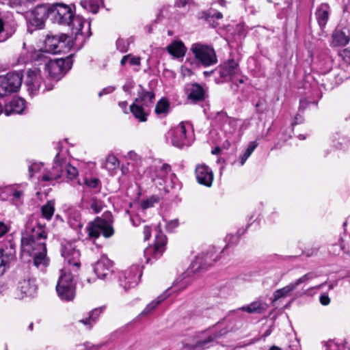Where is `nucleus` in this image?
Listing matches in <instances>:
<instances>
[{
	"label": "nucleus",
	"mask_w": 350,
	"mask_h": 350,
	"mask_svg": "<svg viewBox=\"0 0 350 350\" xmlns=\"http://www.w3.org/2000/svg\"><path fill=\"white\" fill-rule=\"evenodd\" d=\"M46 233L44 226L37 225L27 228L21 238V252L32 256L33 265L37 268L42 269L48 265L45 241Z\"/></svg>",
	"instance_id": "nucleus-1"
},
{
	"label": "nucleus",
	"mask_w": 350,
	"mask_h": 350,
	"mask_svg": "<svg viewBox=\"0 0 350 350\" xmlns=\"http://www.w3.org/2000/svg\"><path fill=\"white\" fill-rule=\"evenodd\" d=\"M51 18L55 23L70 27L73 34L89 37L90 23L79 16H75L70 5L57 3L51 5Z\"/></svg>",
	"instance_id": "nucleus-2"
},
{
	"label": "nucleus",
	"mask_w": 350,
	"mask_h": 350,
	"mask_svg": "<svg viewBox=\"0 0 350 350\" xmlns=\"http://www.w3.org/2000/svg\"><path fill=\"white\" fill-rule=\"evenodd\" d=\"M190 50L195 59L205 67L217 63V57L215 49L210 45L197 42L191 44Z\"/></svg>",
	"instance_id": "nucleus-3"
},
{
	"label": "nucleus",
	"mask_w": 350,
	"mask_h": 350,
	"mask_svg": "<svg viewBox=\"0 0 350 350\" xmlns=\"http://www.w3.org/2000/svg\"><path fill=\"white\" fill-rule=\"evenodd\" d=\"M75 284L73 281V276L70 271L61 270L56 291L61 299L64 301H72L75 297Z\"/></svg>",
	"instance_id": "nucleus-4"
},
{
	"label": "nucleus",
	"mask_w": 350,
	"mask_h": 350,
	"mask_svg": "<svg viewBox=\"0 0 350 350\" xmlns=\"http://www.w3.org/2000/svg\"><path fill=\"white\" fill-rule=\"evenodd\" d=\"M221 253L222 251L216 250L213 247L206 253L199 254L191 264L190 269L191 271L197 272L211 266L220 259Z\"/></svg>",
	"instance_id": "nucleus-5"
},
{
	"label": "nucleus",
	"mask_w": 350,
	"mask_h": 350,
	"mask_svg": "<svg viewBox=\"0 0 350 350\" xmlns=\"http://www.w3.org/2000/svg\"><path fill=\"white\" fill-rule=\"evenodd\" d=\"M22 83V76L18 72L8 73L0 76V97L16 92Z\"/></svg>",
	"instance_id": "nucleus-6"
},
{
	"label": "nucleus",
	"mask_w": 350,
	"mask_h": 350,
	"mask_svg": "<svg viewBox=\"0 0 350 350\" xmlns=\"http://www.w3.org/2000/svg\"><path fill=\"white\" fill-rule=\"evenodd\" d=\"M86 230L90 238H98L100 234L105 237H109L113 234V229L111 224L98 217L89 223Z\"/></svg>",
	"instance_id": "nucleus-7"
},
{
	"label": "nucleus",
	"mask_w": 350,
	"mask_h": 350,
	"mask_svg": "<svg viewBox=\"0 0 350 350\" xmlns=\"http://www.w3.org/2000/svg\"><path fill=\"white\" fill-rule=\"evenodd\" d=\"M191 129L188 122H180L172 131V144L174 146L182 148L189 146L191 141L187 135V131Z\"/></svg>",
	"instance_id": "nucleus-8"
},
{
	"label": "nucleus",
	"mask_w": 350,
	"mask_h": 350,
	"mask_svg": "<svg viewBox=\"0 0 350 350\" xmlns=\"http://www.w3.org/2000/svg\"><path fill=\"white\" fill-rule=\"evenodd\" d=\"M62 256L68 265L73 267V270H78L80 267V252L75 242H66L62 245Z\"/></svg>",
	"instance_id": "nucleus-9"
},
{
	"label": "nucleus",
	"mask_w": 350,
	"mask_h": 350,
	"mask_svg": "<svg viewBox=\"0 0 350 350\" xmlns=\"http://www.w3.org/2000/svg\"><path fill=\"white\" fill-rule=\"evenodd\" d=\"M71 65L70 59H57L50 60L45 64V70L49 75L57 81L59 80L62 75L66 73L70 68Z\"/></svg>",
	"instance_id": "nucleus-10"
},
{
	"label": "nucleus",
	"mask_w": 350,
	"mask_h": 350,
	"mask_svg": "<svg viewBox=\"0 0 350 350\" xmlns=\"http://www.w3.org/2000/svg\"><path fill=\"white\" fill-rule=\"evenodd\" d=\"M167 238L165 234L159 233L156 236L154 246H150L144 250L146 262L159 258L163 254Z\"/></svg>",
	"instance_id": "nucleus-11"
},
{
	"label": "nucleus",
	"mask_w": 350,
	"mask_h": 350,
	"mask_svg": "<svg viewBox=\"0 0 350 350\" xmlns=\"http://www.w3.org/2000/svg\"><path fill=\"white\" fill-rule=\"evenodd\" d=\"M48 16H51V5H37L31 12L29 23L32 26L42 28Z\"/></svg>",
	"instance_id": "nucleus-12"
},
{
	"label": "nucleus",
	"mask_w": 350,
	"mask_h": 350,
	"mask_svg": "<svg viewBox=\"0 0 350 350\" xmlns=\"http://www.w3.org/2000/svg\"><path fill=\"white\" fill-rule=\"evenodd\" d=\"M139 266L135 265L121 273L120 275V285L125 289L135 286L141 277Z\"/></svg>",
	"instance_id": "nucleus-13"
},
{
	"label": "nucleus",
	"mask_w": 350,
	"mask_h": 350,
	"mask_svg": "<svg viewBox=\"0 0 350 350\" xmlns=\"http://www.w3.org/2000/svg\"><path fill=\"white\" fill-rule=\"evenodd\" d=\"M36 291V285L34 280L23 279L18 282L12 296L15 299H22L27 296L33 295Z\"/></svg>",
	"instance_id": "nucleus-14"
},
{
	"label": "nucleus",
	"mask_w": 350,
	"mask_h": 350,
	"mask_svg": "<svg viewBox=\"0 0 350 350\" xmlns=\"http://www.w3.org/2000/svg\"><path fill=\"white\" fill-rule=\"evenodd\" d=\"M216 70H218L221 78L232 81H234L239 74L238 63L233 59L220 65Z\"/></svg>",
	"instance_id": "nucleus-15"
},
{
	"label": "nucleus",
	"mask_w": 350,
	"mask_h": 350,
	"mask_svg": "<svg viewBox=\"0 0 350 350\" xmlns=\"http://www.w3.org/2000/svg\"><path fill=\"white\" fill-rule=\"evenodd\" d=\"M42 79L40 71L38 69H31L27 71L25 84L31 94H36L42 88Z\"/></svg>",
	"instance_id": "nucleus-16"
},
{
	"label": "nucleus",
	"mask_w": 350,
	"mask_h": 350,
	"mask_svg": "<svg viewBox=\"0 0 350 350\" xmlns=\"http://www.w3.org/2000/svg\"><path fill=\"white\" fill-rule=\"evenodd\" d=\"M68 36L66 34L48 36L45 40L46 51L51 53H60L66 46Z\"/></svg>",
	"instance_id": "nucleus-17"
},
{
	"label": "nucleus",
	"mask_w": 350,
	"mask_h": 350,
	"mask_svg": "<svg viewBox=\"0 0 350 350\" xmlns=\"http://www.w3.org/2000/svg\"><path fill=\"white\" fill-rule=\"evenodd\" d=\"M64 170L63 164L59 159V154H57L54 165L51 169H44L40 179L42 181H52L57 180L62 176Z\"/></svg>",
	"instance_id": "nucleus-18"
},
{
	"label": "nucleus",
	"mask_w": 350,
	"mask_h": 350,
	"mask_svg": "<svg viewBox=\"0 0 350 350\" xmlns=\"http://www.w3.org/2000/svg\"><path fill=\"white\" fill-rule=\"evenodd\" d=\"M196 176L198 182L206 187H211L213 180V173L208 166L199 164L196 167Z\"/></svg>",
	"instance_id": "nucleus-19"
},
{
	"label": "nucleus",
	"mask_w": 350,
	"mask_h": 350,
	"mask_svg": "<svg viewBox=\"0 0 350 350\" xmlns=\"http://www.w3.org/2000/svg\"><path fill=\"white\" fill-rule=\"evenodd\" d=\"M112 262L106 256L101 257L95 264L94 272L100 279H105L111 273Z\"/></svg>",
	"instance_id": "nucleus-20"
},
{
	"label": "nucleus",
	"mask_w": 350,
	"mask_h": 350,
	"mask_svg": "<svg viewBox=\"0 0 350 350\" xmlns=\"http://www.w3.org/2000/svg\"><path fill=\"white\" fill-rule=\"evenodd\" d=\"M185 90L188 99L194 103L203 100L205 98L204 90L198 83L187 84Z\"/></svg>",
	"instance_id": "nucleus-21"
},
{
	"label": "nucleus",
	"mask_w": 350,
	"mask_h": 350,
	"mask_svg": "<svg viewBox=\"0 0 350 350\" xmlns=\"http://www.w3.org/2000/svg\"><path fill=\"white\" fill-rule=\"evenodd\" d=\"M25 108V100L21 98L15 97L5 105L4 113L7 116L13 114H21Z\"/></svg>",
	"instance_id": "nucleus-22"
},
{
	"label": "nucleus",
	"mask_w": 350,
	"mask_h": 350,
	"mask_svg": "<svg viewBox=\"0 0 350 350\" xmlns=\"http://www.w3.org/2000/svg\"><path fill=\"white\" fill-rule=\"evenodd\" d=\"M14 247L12 244L10 245L8 251L0 250V275L4 273L8 265L14 260Z\"/></svg>",
	"instance_id": "nucleus-23"
},
{
	"label": "nucleus",
	"mask_w": 350,
	"mask_h": 350,
	"mask_svg": "<svg viewBox=\"0 0 350 350\" xmlns=\"http://www.w3.org/2000/svg\"><path fill=\"white\" fill-rule=\"evenodd\" d=\"M168 53L175 58H182L185 56L187 49L181 41L175 40L167 47Z\"/></svg>",
	"instance_id": "nucleus-24"
},
{
	"label": "nucleus",
	"mask_w": 350,
	"mask_h": 350,
	"mask_svg": "<svg viewBox=\"0 0 350 350\" xmlns=\"http://www.w3.org/2000/svg\"><path fill=\"white\" fill-rule=\"evenodd\" d=\"M219 116L223 119L224 123L221 129L226 133L232 134L235 132L237 127V120L226 116L223 113H219Z\"/></svg>",
	"instance_id": "nucleus-25"
},
{
	"label": "nucleus",
	"mask_w": 350,
	"mask_h": 350,
	"mask_svg": "<svg viewBox=\"0 0 350 350\" xmlns=\"http://www.w3.org/2000/svg\"><path fill=\"white\" fill-rule=\"evenodd\" d=\"M329 5L326 3L321 4L317 10L316 17L319 25L324 27L329 17Z\"/></svg>",
	"instance_id": "nucleus-26"
},
{
	"label": "nucleus",
	"mask_w": 350,
	"mask_h": 350,
	"mask_svg": "<svg viewBox=\"0 0 350 350\" xmlns=\"http://www.w3.org/2000/svg\"><path fill=\"white\" fill-rule=\"evenodd\" d=\"M267 308V305L260 301H255L252 302L247 306H243L240 309L248 313H261L265 311Z\"/></svg>",
	"instance_id": "nucleus-27"
},
{
	"label": "nucleus",
	"mask_w": 350,
	"mask_h": 350,
	"mask_svg": "<svg viewBox=\"0 0 350 350\" xmlns=\"http://www.w3.org/2000/svg\"><path fill=\"white\" fill-rule=\"evenodd\" d=\"M120 161L116 157L109 154L106 157L105 162L103 167L105 168L110 174H114L118 170Z\"/></svg>",
	"instance_id": "nucleus-28"
},
{
	"label": "nucleus",
	"mask_w": 350,
	"mask_h": 350,
	"mask_svg": "<svg viewBox=\"0 0 350 350\" xmlns=\"http://www.w3.org/2000/svg\"><path fill=\"white\" fill-rule=\"evenodd\" d=\"M167 293L159 295L154 300L148 304L144 310L142 312V314H148L151 313L161 302H163L167 297Z\"/></svg>",
	"instance_id": "nucleus-29"
},
{
	"label": "nucleus",
	"mask_w": 350,
	"mask_h": 350,
	"mask_svg": "<svg viewBox=\"0 0 350 350\" xmlns=\"http://www.w3.org/2000/svg\"><path fill=\"white\" fill-rule=\"evenodd\" d=\"M55 212V202L53 200L48 201L41 207L42 216L47 220H50Z\"/></svg>",
	"instance_id": "nucleus-30"
},
{
	"label": "nucleus",
	"mask_w": 350,
	"mask_h": 350,
	"mask_svg": "<svg viewBox=\"0 0 350 350\" xmlns=\"http://www.w3.org/2000/svg\"><path fill=\"white\" fill-rule=\"evenodd\" d=\"M295 288L296 287L292 282L282 288L278 289L277 291H275L273 294L274 300H278L282 297L288 296L291 294V293Z\"/></svg>",
	"instance_id": "nucleus-31"
},
{
	"label": "nucleus",
	"mask_w": 350,
	"mask_h": 350,
	"mask_svg": "<svg viewBox=\"0 0 350 350\" xmlns=\"http://www.w3.org/2000/svg\"><path fill=\"white\" fill-rule=\"evenodd\" d=\"M349 41V38L342 31H336L333 34V44L334 46H344Z\"/></svg>",
	"instance_id": "nucleus-32"
},
{
	"label": "nucleus",
	"mask_w": 350,
	"mask_h": 350,
	"mask_svg": "<svg viewBox=\"0 0 350 350\" xmlns=\"http://www.w3.org/2000/svg\"><path fill=\"white\" fill-rule=\"evenodd\" d=\"M101 312V310L99 308H95L92 310L89 314V317L85 319H81L79 322L82 323L90 329L92 327L93 323L96 321L98 316Z\"/></svg>",
	"instance_id": "nucleus-33"
},
{
	"label": "nucleus",
	"mask_w": 350,
	"mask_h": 350,
	"mask_svg": "<svg viewBox=\"0 0 350 350\" xmlns=\"http://www.w3.org/2000/svg\"><path fill=\"white\" fill-rule=\"evenodd\" d=\"M130 110L135 118L140 122H146L147 114L144 112L143 108L135 103L130 106Z\"/></svg>",
	"instance_id": "nucleus-34"
},
{
	"label": "nucleus",
	"mask_w": 350,
	"mask_h": 350,
	"mask_svg": "<svg viewBox=\"0 0 350 350\" xmlns=\"http://www.w3.org/2000/svg\"><path fill=\"white\" fill-rule=\"evenodd\" d=\"M258 146L256 141L250 142L244 153L239 157L241 165H243Z\"/></svg>",
	"instance_id": "nucleus-35"
},
{
	"label": "nucleus",
	"mask_w": 350,
	"mask_h": 350,
	"mask_svg": "<svg viewBox=\"0 0 350 350\" xmlns=\"http://www.w3.org/2000/svg\"><path fill=\"white\" fill-rule=\"evenodd\" d=\"M138 96L139 97L135 99V101H142L145 104L152 103L154 98V94L152 92H145L144 90H142L139 92Z\"/></svg>",
	"instance_id": "nucleus-36"
},
{
	"label": "nucleus",
	"mask_w": 350,
	"mask_h": 350,
	"mask_svg": "<svg viewBox=\"0 0 350 350\" xmlns=\"http://www.w3.org/2000/svg\"><path fill=\"white\" fill-rule=\"evenodd\" d=\"M60 161H62L63 164L64 169L65 168L66 170V176L69 180H73L78 176V170L75 167L66 163V161L63 160H60Z\"/></svg>",
	"instance_id": "nucleus-37"
},
{
	"label": "nucleus",
	"mask_w": 350,
	"mask_h": 350,
	"mask_svg": "<svg viewBox=\"0 0 350 350\" xmlns=\"http://www.w3.org/2000/svg\"><path fill=\"white\" fill-rule=\"evenodd\" d=\"M316 277H317V275L314 273H312V272L308 273L305 274L304 275H303L302 277L297 279L296 281H295L293 283L295 285V286L297 288L300 284H301L303 283H306L309 280H310Z\"/></svg>",
	"instance_id": "nucleus-38"
},
{
	"label": "nucleus",
	"mask_w": 350,
	"mask_h": 350,
	"mask_svg": "<svg viewBox=\"0 0 350 350\" xmlns=\"http://www.w3.org/2000/svg\"><path fill=\"white\" fill-rule=\"evenodd\" d=\"M168 103L166 100L161 99L160 100L156 107H155V111L157 114L163 113L167 111L168 109Z\"/></svg>",
	"instance_id": "nucleus-39"
},
{
	"label": "nucleus",
	"mask_w": 350,
	"mask_h": 350,
	"mask_svg": "<svg viewBox=\"0 0 350 350\" xmlns=\"http://www.w3.org/2000/svg\"><path fill=\"white\" fill-rule=\"evenodd\" d=\"M217 337V336H216V335L213 336H211L208 337L207 339L202 340V341H199V342H198L195 345H187V347L189 348V349H196L198 347H204V345H206L208 342H210L213 341V340H215Z\"/></svg>",
	"instance_id": "nucleus-40"
},
{
	"label": "nucleus",
	"mask_w": 350,
	"mask_h": 350,
	"mask_svg": "<svg viewBox=\"0 0 350 350\" xmlns=\"http://www.w3.org/2000/svg\"><path fill=\"white\" fill-rule=\"evenodd\" d=\"M43 165L42 163H34L29 167V172L30 176H32L37 172H40L42 174Z\"/></svg>",
	"instance_id": "nucleus-41"
},
{
	"label": "nucleus",
	"mask_w": 350,
	"mask_h": 350,
	"mask_svg": "<svg viewBox=\"0 0 350 350\" xmlns=\"http://www.w3.org/2000/svg\"><path fill=\"white\" fill-rule=\"evenodd\" d=\"M84 183L87 187L94 189L98 186L100 180L97 178H90L89 179L85 178L84 180Z\"/></svg>",
	"instance_id": "nucleus-42"
},
{
	"label": "nucleus",
	"mask_w": 350,
	"mask_h": 350,
	"mask_svg": "<svg viewBox=\"0 0 350 350\" xmlns=\"http://www.w3.org/2000/svg\"><path fill=\"white\" fill-rule=\"evenodd\" d=\"M157 202V199L156 198H150L146 200H144L141 203V206L143 209H146L153 206L154 204Z\"/></svg>",
	"instance_id": "nucleus-43"
},
{
	"label": "nucleus",
	"mask_w": 350,
	"mask_h": 350,
	"mask_svg": "<svg viewBox=\"0 0 350 350\" xmlns=\"http://www.w3.org/2000/svg\"><path fill=\"white\" fill-rule=\"evenodd\" d=\"M325 350H344L342 347H339L333 340L327 341L325 345Z\"/></svg>",
	"instance_id": "nucleus-44"
},
{
	"label": "nucleus",
	"mask_w": 350,
	"mask_h": 350,
	"mask_svg": "<svg viewBox=\"0 0 350 350\" xmlns=\"http://www.w3.org/2000/svg\"><path fill=\"white\" fill-rule=\"evenodd\" d=\"M31 0H11L10 3L12 7L24 6L27 7Z\"/></svg>",
	"instance_id": "nucleus-45"
},
{
	"label": "nucleus",
	"mask_w": 350,
	"mask_h": 350,
	"mask_svg": "<svg viewBox=\"0 0 350 350\" xmlns=\"http://www.w3.org/2000/svg\"><path fill=\"white\" fill-rule=\"evenodd\" d=\"M246 9H251L250 12H254V8L258 4L259 0H244Z\"/></svg>",
	"instance_id": "nucleus-46"
},
{
	"label": "nucleus",
	"mask_w": 350,
	"mask_h": 350,
	"mask_svg": "<svg viewBox=\"0 0 350 350\" xmlns=\"http://www.w3.org/2000/svg\"><path fill=\"white\" fill-rule=\"evenodd\" d=\"M126 158L135 162H140L142 161L141 157L134 151L129 152L127 153Z\"/></svg>",
	"instance_id": "nucleus-47"
},
{
	"label": "nucleus",
	"mask_w": 350,
	"mask_h": 350,
	"mask_svg": "<svg viewBox=\"0 0 350 350\" xmlns=\"http://www.w3.org/2000/svg\"><path fill=\"white\" fill-rule=\"evenodd\" d=\"M101 345H91L90 343H86L83 346H81V349L79 350H98L101 347Z\"/></svg>",
	"instance_id": "nucleus-48"
},
{
	"label": "nucleus",
	"mask_w": 350,
	"mask_h": 350,
	"mask_svg": "<svg viewBox=\"0 0 350 350\" xmlns=\"http://www.w3.org/2000/svg\"><path fill=\"white\" fill-rule=\"evenodd\" d=\"M340 55L347 63H350V49H345L340 53Z\"/></svg>",
	"instance_id": "nucleus-49"
},
{
	"label": "nucleus",
	"mask_w": 350,
	"mask_h": 350,
	"mask_svg": "<svg viewBox=\"0 0 350 350\" xmlns=\"http://www.w3.org/2000/svg\"><path fill=\"white\" fill-rule=\"evenodd\" d=\"M90 207L96 213H99L102 209L101 205L95 199L92 200Z\"/></svg>",
	"instance_id": "nucleus-50"
},
{
	"label": "nucleus",
	"mask_w": 350,
	"mask_h": 350,
	"mask_svg": "<svg viewBox=\"0 0 350 350\" xmlns=\"http://www.w3.org/2000/svg\"><path fill=\"white\" fill-rule=\"evenodd\" d=\"M171 171V167L168 164H163L161 167L160 170L159 171V176H163L164 174H167Z\"/></svg>",
	"instance_id": "nucleus-51"
},
{
	"label": "nucleus",
	"mask_w": 350,
	"mask_h": 350,
	"mask_svg": "<svg viewBox=\"0 0 350 350\" xmlns=\"http://www.w3.org/2000/svg\"><path fill=\"white\" fill-rule=\"evenodd\" d=\"M178 226V221L177 219H174V220H171L167 223L166 228L168 230L172 231L175 228H176Z\"/></svg>",
	"instance_id": "nucleus-52"
},
{
	"label": "nucleus",
	"mask_w": 350,
	"mask_h": 350,
	"mask_svg": "<svg viewBox=\"0 0 350 350\" xmlns=\"http://www.w3.org/2000/svg\"><path fill=\"white\" fill-rule=\"evenodd\" d=\"M9 230V227L3 221H0V238L5 235Z\"/></svg>",
	"instance_id": "nucleus-53"
},
{
	"label": "nucleus",
	"mask_w": 350,
	"mask_h": 350,
	"mask_svg": "<svg viewBox=\"0 0 350 350\" xmlns=\"http://www.w3.org/2000/svg\"><path fill=\"white\" fill-rule=\"evenodd\" d=\"M114 90H115V88L113 86H109V87L105 88L98 93V96L100 97L104 94H107L111 93L112 92L114 91Z\"/></svg>",
	"instance_id": "nucleus-54"
},
{
	"label": "nucleus",
	"mask_w": 350,
	"mask_h": 350,
	"mask_svg": "<svg viewBox=\"0 0 350 350\" xmlns=\"http://www.w3.org/2000/svg\"><path fill=\"white\" fill-rule=\"evenodd\" d=\"M144 240H148L149 239L150 235H151V228L150 227L148 226H144Z\"/></svg>",
	"instance_id": "nucleus-55"
},
{
	"label": "nucleus",
	"mask_w": 350,
	"mask_h": 350,
	"mask_svg": "<svg viewBox=\"0 0 350 350\" xmlns=\"http://www.w3.org/2000/svg\"><path fill=\"white\" fill-rule=\"evenodd\" d=\"M320 302L323 306H327L330 303V299L327 295H322L320 297Z\"/></svg>",
	"instance_id": "nucleus-56"
},
{
	"label": "nucleus",
	"mask_w": 350,
	"mask_h": 350,
	"mask_svg": "<svg viewBox=\"0 0 350 350\" xmlns=\"http://www.w3.org/2000/svg\"><path fill=\"white\" fill-rule=\"evenodd\" d=\"M129 61L131 65H134V66L140 65V58L138 57H131L130 55V58L129 59Z\"/></svg>",
	"instance_id": "nucleus-57"
},
{
	"label": "nucleus",
	"mask_w": 350,
	"mask_h": 350,
	"mask_svg": "<svg viewBox=\"0 0 350 350\" xmlns=\"http://www.w3.org/2000/svg\"><path fill=\"white\" fill-rule=\"evenodd\" d=\"M4 30V22L2 18H0V42L4 41L5 39L3 37L2 33Z\"/></svg>",
	"instance_id": "nucleus-58"
},
{
	"label": "nucleus",
	"mask_w": 350,
	"mask_h": 350,
	"mask_svg": "<svg viewBox=\"0 0 350 350\" xmlns=\"http://www.w3.org/2000/svg\"><path fill=\"white\" fill-rule=\"evenodd\" d=\"M189 0H177L176 4L178 7H184Z\"/></svg>",
	"instance_id": "nucleus-59"
},
{
	"label": "nucleus",
	"mask_w": 350,
	"mask_h": 350,
	"mask_svg": "<svg viewBox=\"0 0 350 350\" xmlns=\"http://www.w3.org/2000/svg\"><path fill=\"white\" fill-rule=\"evenodd\" d=\"M130 58V55H125L122 57L121 59L120 64L124 66L126 64V63L129 61V59Z\"/></svg>",
	"instance_id": "nucleus-60"
},
{
	"label": "nucleus",
	"mask_w": 350,
	"mask_h": 350,
	"mask_svg": "<svg viewBox=\"0 0 350 350\" xmlns=\"http://www.w3.org/2000/svg\"><path fill=\"white\" fill-rule=\"evenodd\" d=\"M23 195V192L21 191H14L13 196L15 198H20Z\"/></svg>",
	"instance_id": "nucleus-61"
},
{
	"label": "nucleus",
	"mask_w": 350,
	"mask_h": 350,
	"mask_svg": "<svg viewBox=\"0 0 350 350\" xmlns=\"http://www.w3.org/2000/svg\"><path fill=\"white\" fill-rule=\"evenodd\" d=\"M213 17H215L217 19H221L222 18V14L221 12H216L215 14H213Z\"/></svg>",
	"instance_id": "nucleus-62"
},
{
	"label": "nucleus",
	"mask_w": 350,
	"mask_h": 350,
	"mask_svg": "<svg viewBox=\"0 0 350 350\" xmlns=\"http://www.w3.org/2000/svg\"><path fill=\"white\" fill-rule=\"evenodd\" d=\"M220 152V148L217 147L214 150H212V154H216Z\"/></svg>",
	"instance_id": "nucleus-63"
},
{
	"label": "nucleus",
	"mask_w": 350,
	"mask_h": 350,
	"mask_svg": "<svg viewBox=\"0 0 350 350\" xmlns=\"http://www.w3.org/2000/svg\"><path fill=\"white\" fill-rule=\"evenodd\" d=\"M269 350H282V349H280V347H277V346H272Z\"/></svg>",
	"instance_id": "nucleus-64"
}]
</instances>
